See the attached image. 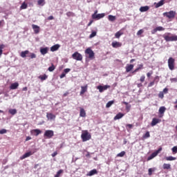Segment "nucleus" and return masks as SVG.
Listing matches in <instances>:
<instances>
[{
  "label": "nucleus",
  "instance_id": "nucleus-1",
  "mask_svg": "<svg viewBox=\"0 0 177 177\" xmlns=\"http://www.w3.org/2000/svg\"><path fill=\"white\" fill-rule=\"evenodd\" d=\"M163 38L167 42H172L174 41H177V35H172L171 32H167L166 33V35H164Z\"/></svg>",
  "mask_w": 177,
  "mask_h": 177
},
{
  "label": "nucleus",
  "instance_id": "nucleus-2",
  "mask_svg": "<svg viewBox=\"0 0 177 177\" xmlns=\"http://www.w3.org/2000/svg\"><path fill=\"white\" fill-rule=\"evenodd\" d=\"M27 55H28V57H30V59H35L37 57V55H35V53H30L28 50L22 51L20 54V56L21 57H27Z\"/></svg>",
  "mask_w": 177,
  "mask_h": 177
},
{
  "label": "nucleus",
  "instance_id": "nucleus-3",
  "mask_svg": "<svg viewBox=\"0 0 177 177\" xmlns=\"http://www.w3.org/2000/svg\"><path fill=\"white\" fill-rule=\"evenodd\" d=\"M82 142H87V140H91L92 136L87 130L83 131L81 135Z\"/></svg>",
  "mask_w": 177,
  "mask_h": 177
},
{
  "label": "nucleus",
  "instance_id": "nucleus-4",
  "mask_svg": "<svg viewBox=\"0 0 177 177\" xmlns=\"http://www.w3.org/2000/svg\"><path fill=\"white\" fill-rule=\"evenodd\" d=\"M167 64L169 70L171 71L175 70V59H174L172 57H170L168 59Z\"/></svg>",
  "mask_w": 177,
  "mask_h": 177
},
{
  "label": "nucleus",
  "instance_id": "nucleus-5",
  "mask_svg": "<svg viewBox=\"0 0 177 177\" xmlns=\"http://www.w3.org/2000/svg\"><path fill=\"white\" fill-rule=\"evenodd\" d=\"M163 16L165 17H167V19H174L175 16H176V12L174 10L166 12L163 13Z\"/></svg>",
  "mask_w": 177,
  "mask_h": 177
},
{
  "label": "nucleus",
  "instance_id": "nucleus-6",
  "mask_svg": "<svg viewBox=\"0 0 177 177\" xmlns=\"http://www.w3.org/2000/svg\"><path fill=\"white\" fill-rule=\"evenodd\" d=\"M162 151V147H159L158 150L156 151L153 152L150 156L147 158V161H150V160H153L155 157H157L158 156L159 153H161Z\"/></svg>",
  "mask_w": 177,
  "mask_h": 177
},
{
  "label": "nucleus",
  "instance_id": "nucleus-7",
  "mask_svg": "<svg viewBox=\"0 0 177 177\" xmlns=\"http://www.w3.org/2000/svg\"><path fill=\"white\" fill-rule=\"evenodd\" d=\"M55 136V132L53 130H46L44 132V137L46 139H52Z\"/></svg>",
  "mask_w": 177,
  "mask_h": 177
},
{
  "label": "nucleus",
  "instance_id": "nucleus-8",
  "mask_svg": "<svg viewBox=\"0 0 177 177\" xmlns=\"http://www.w3.org/2000/svg\"><path fill=\"white\" fill-rule=\"evenodd\" d=\"M106 15L104 13L97 14V10H95V12L92 15V19L94 20H100L103 19Z\"/></svg>",
  "mask_w": 177,
  "mask_h": 177
},
{
  "label": "nucleus",
  "instance_id": "nucleus-9",
  "mask_svg": "<svg viewBox=\"0 0 177 177\" xmlns=\"http://www.w3.org/2000/svg\"><path fill=\"white\" fill-rule=\"evenodd\" d=\"M85 54L88 55V59H91V60L95 59V53L93 52V50H92V49H91V48H88L85 50Z\"/></svg>",
  "mask_w": 177,
  "mask_h": 177
},
{
  "label": "nucleus",
  "instance_id": "nucleus-10",
  "mask_svg": "<svg viewBox=\"0 0 177 177\" xmlns=\"http://www.w3.org/2000/svg\"><path fill=\"white\" fill-rule=\"evenodd\" d=\"M72 57L74 60H77V62L82 60V55L77 51L72 55Z\"/></svg>",
  "mask_w": 177,
  "mask_h": 177
},
{
  "label": "nucleus",
  "instance_id": "nucleus-11",
  "mask_svg": "<svg viewBox=\"0 0 177 177\" xmlns=\"http://www.w3.org/2000/svg\"><path fill=\"white\" fill-rule=\"evenodd\" d=\"M109 88H111L109 85L97 86V89L99 90V92L100 93H102L104 91H107V89H109Z\"/></svg>",
  "mask_w": 177,
  "mask_h": 177
},
{
  "label": "nucleus",
  "instance_id": "nucleus-12",
  "mask_svg": "<svg viewBox=\"0 0 177 177\" xmlns=\"http://www.w3.org/2000/svg\"><path fill=\"white\" fill-rule=\"evenodd\" d=\"M46 118L48 120H50V121L56 120V115H53L52 113H46Z\"/></svg>",
  "mask_w": 177,
  "mask_h": 177
},
{
  "label": "nucleus",
  "instance_id": "nucleus-13",
  "mask_svg": "<svg viewBox=\"0 0 177 177\" xmlns=\"http://www.w3.org/2000/svg\"><path fill=\"white\" fill-rule=\"evenodd\" d=\"M165 28L164 27L158 26L151 30V34H156V32H157V31H165Z\"/></svg>",
  "mask_w": 177,
  "mask_h": 177
},
{
  "label": "nucleus",
  "instance_id": "nucleus-14",
  "mask_svg": "<svg viewBox=\"0 0 177 177\" xmlns=\"http://www.w3.org/2000/svg\"><path fill=\"white\" fill-rule=\"evenodd\" d=\"M160 122H161V120L154 118L152 119L151 125V127H156V125H157V124H160Z\"/></svg>",
  "mask_w": 177,
  "mask_h": 177
},
{
  "label": "nucleus",
  "instance_id": "nucleus-15",
  "mask_svg": "<svg viewBox=\"0 0 177 177\" xmlns=\"http://www.w3.org/2000/svg\"><path fill=\"white\" fill-rule=\"evenodd\" d=\"M111 45L115 48H121L122 46V43L120 41H113Z\"/></svg>",
  "mask_w": 177,
  "mask_h": 177
},
{
  "label": "nucleus",
  "instance_id": "nucleus-16",
  "mask_svg": "<svg viewBox=\"0 0 177 177\" xmlns=\"http://www.w3.org/2000/svg\"><path fill=\"white\" fill-rule=\"evenodd\" d=\"M32 154H34V152H32V151L27 152L20 157V160H24V158H27L28 157H30V156H32Z\"/></svg>",
  "mask_w": 177,
  "mask_h": 177
},
{
  "label": "nucleus",
  "instance_id": "nucleus-17",
  "mask_svg": "<svg viewBox=\"0 0 177 177\" xmlns=\"http://www.w3.org/2000/svg\"><path fill=\"white\" fill-rule=\"evenodd\" d=\"M32 28L34 30L35 34H39L40 28L37 25L32 24Z\"/></svg>",
  "mask_w": 177,
  "mask_h": 177
},
{
  "label": "nucleus",
  "instance_id": "nucleus-18",
  "mask_svg": "<svg viewBox=\"0 0 177 177\" xmlns=\"http://www.w3.org/2000/svg\"><path fill=\"white\" fill-rule=\"evenodd\" d=\"M88 91V84H86V86H81V91H80V95H84V93H85V92H86Z\"/></svg>",
  "mask_w": 177,
  "mask_h": 177
},
{
  "label": "nucleus",
  "instance_id": "nucleus-19",
  "mask_svg": "<svg viewBox=\"0 0 177 177\" xmlns=\"http://www.w3.org/2000/svg\"><path fill=\"white\" fill-rule=\"evenodd\" d=\"M59 48H60V44H55L50 47V51L56 52V50H59Z\"/></svg>",
  "mask_w": 177,
  "mask_h": 177
},
{
  "label": "nucleus",
  "instance_id": "nucleus-20",
  "mask_svg": "<svg viewBox=\"0 0 177 177\" xmlns=\"http://www.w3.org/2000/svg\"><path fill=\"white\" fill-rule=\"evenodd\" d=\"M126 73H129L133 70V64H127L125 67Z\"/></svg>",
  "mask_w": 177,
  "mask_h": 177
},
{
  "label": "nucleus",
  "instance_id": "nucleus-21",
  "mask_svg": "<svg viewBox=\"0 0 177 177\" xmlns=\"http://www.w3.org/2000/svg\"><path fill=\"white\" fill-rule=\"evenodd\" d=\"M32 133H33L35 136H38V135H40V133H42V131L40 129H36L32 131Z\"/></svg>",
  "mask_w": 177,
  "mask_h": 177
},
{
  "label": "nucleus",
  "instance_id": "nucleus-22",
  "mask_svg": "<svg viewBox=\"0 0 177 177\" xmlns=\"http://www.w3.org/2000/svg\"><path fill=\"white\" fill-rule=\"evenodd\" d=\"M97 174V170L96 169H94L93 170H91L87 174L86 176H93V175H96Z\"/></svg>",
  "mask_w": 177,
  "mask_h": 177
},
{
  "label": "nucleus",
  "instance_id": "nucleus-23",
  "mask_svg": "<svg viewBox=\"0 0 177 177\" xmlns=\"http://www.w3.org/2000/svg\"><path fill=\"white\" fill-rule=\"evenodd\" d=\"M48 50H49V48L48 47L41 48H40V53H41L42 55H46Z\"/></svg>",
  "mask_w": 177,
  "mask_h": 177
},
{
  "label": "nucleus",
  "instance_id": "nucleus-24",
  "mask_svg": "<svg viewBox=\"0 0 177 177\" xmlns=\"http://www.w3.org/2000/svg\"><path fill=\"white\" fill-rule=\"evenodd\" d=\"M17 88H19V82L12 83L10 86V89L12 90L17 89Z\"/></svg>",
  "mask_w": 177,
  "mask_h": 177
},
{
  "label": "nucleus",
  "instance_id": "nucleus-25",
  "mask_svg": "<svg viewBox=\"0 0 177 177\" xmlns=\"http://www.w3.org/2000/svg\"><path fill=\"white\" fill-rule=\"evenodd\" d=\"M150 9V7L149 6H142L140 8V12H147Z\"/></svg>",
  "mask_w": 177,
  "mask_h": 177
},
{
  "label": "nucleus",
  "instance_id": "nucleus-26",
  "mask_svg": "<svg viewBox=\"0 0 177 177\" xmlns=\"http://www.w3.org/2000/svg\"><path fill=\"white\" fill-rule=\"evenodd\" d=\"M156 80H160V77L158 76L155 77L154 80L151 82L149 84H148V88H151V86H153L156 82Z\"/></svg>",
  "mask_w": 177,
  "mask_h": 177
},
{
  "label": "nucleus",
  "instance_id": "nucleus-27",
  "mask_svg": "<svg viewBox=\"0 0 177 177\" xmlns=\"http://www.w3.org/2000/svg\"><path fill=\"white\" fill-rule=\"evenodd\" d=\"M80 117H86V113L85 112V109H84V108L80 109Z\"/></svg>",
  "mask_w": 177,
  "mask_h": 177
},
{
  "label": "nucleus",
  "instance_id": "nucleus-28",
  "mask_svg": "<svg viewBox=\"0 0 177 177\" xmlns=\"http://www.w3.org/2000/svg\"><path fill=\"white\" fill-rule=\"evenodd\" d=\"M122 117H124V113H118V114L114 117V120H120V119L122 118Z\"/></svg>",
  "mask_w": 177,
  "mask_h": 177
},
{
  "label": "nucleus",
  "instance_id": "nucleus-29",
  "mask_svg": "<svg viewBox=\"0 0 177 177\" xmlns=\"http://www.w3.org/2000/svg\"><path fill=\"white\" fill-rule=\"evenodd\" d=\"M143 68V64L138 65V67L136 68L133 72L132 74H135V73H138L139 70H142Z\"/></svg>",
  "mask_w": 177,
  "mask_h": 177
},
{
  "label": "nucleus",
  "instance_id": "nucleus-30",
  "mask_svg": "<svg viewBox=\"0 0 177 177\" xmlns=\"http://www.w3.org/2000/svg\"><path fill=\"white\" fill-rule=\"evenodd\" d=\"M165 160H166V161H174V160H176V158L174 156H167L165 158Z\"/></svg>",
  "mask_w": 177,
  "mask_h": 177
},
{
  "label": "nucleus",
  "instance_id": "nucleus-31",
  "mask_svg": "<svg viewBox=\"0 0 177 177\" xmlns=\"http://www.w3.org/2000/svg\"><path fill=\"white\" fill-rule=\"evenodd\" d=\"M8 113H10V114H11V115H15V114H17V110L9 109Z\"/></svg>",
  "mask_w": 177,
  "mask_h": 177
},
{
  "label": "nucleus",
  "instance_id": "nucleus-32",
  "mask_svg": "<svg viewBox=\"0 0 177 177\" xmlns=\"http://www.w3.org/2000/svg\"><path fill=\"white\" fill-rule=\"evenodd\" d=\"M163 169H171V165L165 163L162 165Z\"/></svg>",
  "mask_w": 177,
  "mask_h": 177
},
{
  "label": "nucleus",
  "instance_id": "nucleus-33",
  "mask_svg": "<svg viewBox=\"0 0 177 177\" xmlns=\"http://www.w3.org/2000/svg\"><path fill=\"white\" fill-rule=\"evenodd\" d=\"M165 110H167L165 106H160V109H159V113L160 114H164V113H165Z\"/></svg>",
  "mask_w": 177,
  "mask_h": 177
},
{
  "label": "nucleus",
  "instance_id": "nucleus-34",
  "mask_svg": "<svg viewBox=\"0 0 177 177\" xmlns=\"http://www.w3.org/2000/svg\"><path fill=\"white\" fill-rule=\"evenodd\" d=\"M115 16H113V15H109L108 16V19L109 21H115Z\"/></svg>",
  "mask_w": 177,
  "mask_h": 177
},
{
  "label": "nucleus",
  "instance_id": "nucleus-35",
  "mask_svg": "<svg viewBox=\"0 0 177 177\" xmlns=\"http://www.w3.org/2000/svg\"><path fill=\"white\" fill-rule=\"evenodd\" d=\"M113 104H114V101L111 100V101L108 102L107 104H106V109L111 107V106H113Z\"/></svg>",
  "mask_w": 177,
  "mask_h": 177
},
{
  "label": "nucleus",
  "instance_id": "nucleus-36",
  "mask_svg": "<svg viewBox=\"0 0 177 177\" xmlns=\"http://www.w3.org/2000/svg\"><path fill=\"white\" fill-rule=\"evenodd\" d=\"M150 138V132L147 131L143 136H142V139H147Z\"/></svg>",
  "mask_w": 177,
  "mask_h": 177
},
{
  "label": "nucleus",
  "instance_id": "nucleus-37",
  "mask_svg": "<svg viewBox=\"0 0 177 177\" xmlns=\"http://www.w3.org/2000/svg\"><path fill=\"white\" fill-rule=\"evenodd\" d=\"M164 5V0H160L158 3L156 5V8H160Z\"/></svg>",
  "mask_w": 177,
  "mask_h": 177
},
{
  "label": "nucleus",
  "instance_id": "nucleus-38",
  "mask_svg": "<svg viewBox=\"0 0 177 177\" xmlns=\"http://www.w3.org/2000/svg\"><path fill=\"white\" fill-rule=\"evenodd\" d=\"M124 34V32H121V31H118L115 34V38L119 39L120 37H121V35H122Z\"/></svg>",
  "mask_w": 177,
  "mask_h": 177
},
{
  "label": "nucleus",
  "instance_id": "nucleus-39",
  "mask_svg": "<svg viewBox=\"0 0 177 177\" xmlns=\"http://www.w3.org/2000/svg\"><path fill=\"white\" fill-rule=\"evenodd\" d=\"M39 80H41V81H45V80L48 79V75H46V74H44V75H40L39 76Z\"/></svg>",
  "mask_w": 177,
  "mask_h": 177
},
{
  "label": "nucleus",
  "instance_id": "nucleus-40",
  "mask_svg": "<svg viewBox=\"0 0 177 177\" xmlns=\"http://www.w3.org/2000/svg\"><path fill=\"white\" fill-rule=\"evenodd\" d=\"M66 16L68 17H74V16H75V14H74V12H66Z\"/></svg>",
  "mask_w": 177,
  "mask_h": 177
},
{
  "label": "nucleus",
  "instance_id": "nucleus-41",
  "mask_svg": "<svg viewBox=\"0 0 177 177\" xmlns=\"http://www.w3.org/2000/svg\"><path fill=\"white\" fill-rule=\"evenodd\" d=\"M28 5H27V3H26V2H24L22 4H21V7H20V9H21V10H23V9H27V8H28Z\"/></svg>",
  "mask_w": 177,
  "mask_h": 177
},
{
  "label": "nucleus",
  "instance_id": "nucleus-42",
  "mask_svg": "<svg viewBox=\"0 0 177 177\" xmlns=\"http://www.w3.org/2000/svg\"><path fill=\"white\" fill-rule=\"evenodd\" d=\"M37 4L41 6H44V5H45V0H38Z\"/></svg>",
  "mask_w": 177,
  "mask_h": 177
},
{
  "label": "nucleus",
  "instance_id": "nucleus-43",
  "mask_svg": "<svg viewBox=\"0 0 177 177\" xmlns=\"http://www.w3.org/2000/svg\"><path fill=\"white\" fill-rule=\"evenodd\" d=\"M56 68V67L55 66V65H53V64H52V66L48 67V70L50 72L54 71V70Z\"/></svg>",
  "mask_w": 177,
  "mask_h": 177
},
{
  "label": "nucleus",
  "instance_id": "nucleus-44",
  "mask_svg": "<svg viewBox=\"0 0 177 177\" xmlns=\"http://www.w3.org/2000/svg\"><path fill=\"white\" fill-rule=\"evenodd\" d=\"M2 49H5L4 44H0V56L2 55L3 50Z\"/></svg>",
  "mask_w": 177,
  "mask_h": 177
},
{
  "label": "nucleus",
  "instance_id": "nucleus-45",
  "mask_svg": "<svg viewBox=\"0 0 177 177\" xmlns=\"http://www.w3.org/2000/svg\"><path fill=\"white\" fill-rule=\"evenodd\" d=\"M64 171L63 169H60L57 172V174L55 176V177H60V174H63Z\"/></svg>",
  "mask_w": 177,
  "mask_h": 177
},
{
  "label": "nucleus",
  "instance_id": "nucleus-46",
  "mask_svg": "<svg viewBox=\"0 0 177 177\" xmlns=\"http://www.w3.org/2000/svg\"><path fill=\"white\" fill-rule=\"evenodd\" d=\"M125 156V151H121L120 153L117 154V157H124Z\"/></svg>",
  "mask_w": 177,
  "mask_h": 177
},
{
  "label": "nucleus",
  "instance_id": "nucleus-47",
  "mask_svg": "<svg viewBox=\"0 0 177 177\" xmlns=\"http://www.w3.org/2000/svg\"><path fill=\"white\" fill-rule=\"evenodd\" d=\"M158 97H160V99H164V92L160 91L158 94Z\"/></svg>",
  "mask_w": 177,
  "mask_h": 177
},
{
  "label": "nucleus",
  "instance_id": "nucleus-48",
  "mask_svg": "<svg viewBox=\"0 0 177 177\" xmlns=\"http://www.w3.org/2000/svg\"><path fill=\"white\" fill-rule=\"evenodd\" d=\"M6 132H8V130L2 129L1 130H0V135H3V133H6Z\"/></svg>",
  "mask_w": 177,
  "mask_h": 177
},
{
  "label": "nucleus",
  "instance_id": "nucleus-49",
  "mask_svg": "<svg viewBox=\"0 0 177 177\" xmlns=\"http://www.w3.org/2000/svg\"><path fill=\"white\" fill-rule=\"evenodd\" d=\"M143 32H145V30H143V29H140V30H138L137 32V35H142V34H143Z\"/></svg>",
  "mask_w": 177,
  "mask_h": 177
},
{
  "label": "nucleus",
  "instance_id": "nucleus-50",
  "mask_svg": "<svg viewBox=\"0 0 177 177\" xmlns=\"http://www.w3.org/2000/svg\"><path fill=\"white\" fill-rule=\"evenodd\" d=\"M153 75V71H149V73H147V77L148 78H150Z\"/></svg>",
  "mask_w": 177,
  "mask_h": 177
},
{
  "label": "nucleus",
  "instance_id": "nucleus-51",
  "mask_svg": "<svg viewBox=\"0 0 177 177\" xmlns=\"http://www.w3.org/2000/svg\"><path fill=\"white\" fill-rule=\"evenodd\" d=\"M93 37H96V32L93 31L89 36V38H93Z\"/></svg>",
  "mask_w": 177,
  "mask_h": 177
},
{
  "label": "nucleus",
  "instance_id": "nucleus-52",
  "mask_svg": "<svg viewBox=\"0 0 177 177\" xmlns=\"http://www.w3.org/2000/svg\"><path fill=\"white\" fill-rule=\"evenodd\" d=\"M146 79V77L145 75H142L140 78V82H145V80Z\"/></svg>",
  "mask_w": 177,
  "mask_h": 177
},
{
  "label": "nucleus",
  "instance_id": "nucleus-53",
  "mask_svg": "<svg viewBox=\"0 0 177 177\" xmlns=\"http://www.w3.org/2000/svg\"><path fill=\"white\" fill-rule=\"evenodd\" d=\"M126 110H127V113H129V111H131V105L130 104L126 105Z\"/></svg>",
  "mask_w": 177,
  "mask_h": 177
},
{
  "label": "nucleus",
  "instance_id": "nucleus-54",
  "mask_svg": "<svg viewBox=\"0 0 177 177\" xmlns=\"http://www.w3.org/2000/svg\"><path fill=\"white\" fill-rule=\"evenodd\" d=\"M148 175H149V176H151V175H153V169L151 168L149 169Z\"/></svg>",
  "mask_w": 177,
  "mask_h": 177
},
{
  "label": "nucleus",
  "instance_id": "nucleus-55",
  "mask_svg": "<svg viewBox=\"0 0 177 177\" xmlns=\"http://www.w3.org/2000/svg\"><path fill=\"white\" fill-rule=\"evenodd\" d=\"M171 150H172V152L174 153V154H176V153H177V147H176H176H174L171 149Z\"/></svg>",
  "mask_w": 177,
  "mask_h": 177
},
{
  "label": "nucleus",
  "instance_id": "nucleus-56",
  "mask_svg": "<svg viewBox=\"0 0 177 177\" xmlns=\"http://www.w3.org/2000/svg\"><path fill=\"white\" fill-rule=\"evenodd\" d=\"M126 127L127 128H129V129H132V128H133V124H127L126 125Z\"/></svg>",
  "mask_w": 177,
  "mask_h": 177
},
{
  "label": "nucleus",
  "instance_id": "nucleus-57",
  "mask_svg": "<svg viewBox=\"0 0 177 177\" xmlns=\"http://www.w3.org/2000/svg\"><path fill=\"white\" fill-rule=\"evenodd\" d=\"M70 71H71V69H70V68H65V69L64 70V73L65 74H67V73H70Z\"/></svg>",
  "mask_w": 177,
  "mask_h": 177
},
{
  "label": "nucleus",
  "instance_id": "nucleus-58",
  "mask_svg": "<svg viewBox=\"0 0 177 177\" xmlns=\"http://www.w3.org/2000/svg\"><path fill=\"white\" fill-rule=\"evenodd\" d=\"M162 92H163V94L164 93H168V88H164Z\"/></svg>",
  "mask_w": 177,
  "mask_h": 177
},
{
  "label": "nucleus",
  "instance_id": "nucleus-59",
  "mask_svg": "<svg viewBox=\"0 0 177 177\" xmlns=\"http://www.w3.org/2000/svg\"><path fill=\"white\" fill-rule=\"evenodd\" d=\"M59 77L60 78H64V77H66V74L64 73V72H63Z\"/></svg>",
  "mask_w": 177,
  "mask_h": 177
},
{
  "label": "nucleus",
  "instance_id": "nucleus-60",
  "mask_svg": "<svg viewBox=\"0 0 177 177\" xmlns=\"http://www.w3.org/2000/svg\"><path fill=\"white\" fill-rule=\"evenodd\" d=\"M51 156L52 157H56V156H57V151L53 153Z\"/></svg>",
  "mask_w": 177,
  "mask_h": 177
},
{
  "label": "nucleus",
  "instance_id": "nucleus-61",
  "mask_svg": "<svg viewBox=\"0 0 177 177\" xmlns=\"http://www.w3.org/2000/svg\"><path fill=\"white\" fill-rule=\"evenodd\" d=\"M53 19H54L53 16L51 15V16L48 17L47 19L48 20H53Z\"/></svg>",
  "mask_w": 177,
  "mask_h": 177
},
{
  "label": "nucleus",
  "instance_id": "nucleus-62",
  "mask_svg": "<svg viewBox=\"0 0 177 177\" xmlns=\"http://www.w3.org/2000/svg\"><path fill=\"white\" fill-rule=\"evenodd\" d=\"M92 23H93V20H91L90 22L88 24V27L92 26Z\"/></svg>",
  "mask_w": 177,
  "mask_h": 177
},
{
  "label": "nucleus",
  "instance_id": "nucleus-63",
  "mask_svg": "<svg viewBox=\"0 0 177 177\" xmlns=\"http://www.w3.org/2000/svg\"><path fill=\"white\" fill-rule=\"evenodd\" d=\"M28 90V88H27V86L24 87V88H22V91H27Z\"/></svg>",
  "mask_w": 177,
  "mask_h": 177
},
{
  "label": "nucleus",
  "instance_id": "nucleus-64",
  "mask_svg": "<svg viewBox=\"0 0 177 177\" xmlns=\"http://www.w3.org/2000/svg\"><path fill=\"white\" fill-rule=\"evenodd\" d=\"M174 104H176L174 106V109H177V100H176V102H174Z\"/></svg>",
  "mask_w": 177,
  "mask_h": 177
}]
</instances>
